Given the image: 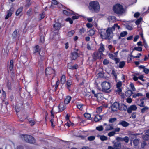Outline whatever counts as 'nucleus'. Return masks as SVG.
Segmentation results:
<instances>
[{"mask_svg": "<svg viewBox=\"0 0 149 149\" xmlns=\"http://www.w3.org/2000/svg\"><path fill=\"white\" fill-rule=\"evenodd\" d=\"M134 50L138 51H141L142 50V48L141 47H135Z\"/></svg>", "mask_w": 149, "mask_h": 149, "instance_id": "de8ad7c7", "label": "nucleus"}, {"mask_svg": "<svg viewBox=\"0 0 149 149\" xmlns=\"http://www.w3.org/2000/svg\"><path fill=\"white\" fill-rule=\"evenodd\" d=\"M109 57L111 59L114 60L116 58L114 55L112 54H108Z\"/></svg>", "mask_w": 149, "mask_h": 149, "instance_id": "ea45409f", "label": "nucleus"}, {"mask_svg": "<svg viewBox=\"0 0 149 149\" xmlns=\"http://www.w3.org/2000/svg\"><path fill=\"white\" fill-rule=\"evenodd\" d=\"M23 8V7L22 6H21L17 10L16 12V16H18L20 13L22 12Z\"/></svg>", "mask_w": 149, "mask_h": 149, "instance_id": "a211bd4d", "label": "nucleus"}, {"mask_svg": "<svg viewBox=\"0 0 149 149\" xmlns=\"http://www.w3.org/2000/svg\"><path fill=\"white\" fill-rule=\"evenodd\" d=\"M127 34V33L126 31H123L120 34V36L119 38V39L120 38V37H123L125 36Z\"/></svg>", "mask_w": 149, "mask_h": 149, "instance_id": "2f4dec72", "label": "nucleus"}, {"mask_svg": "<svg viewBox=\"0 0 149 149\" xmlns=\"http://www.w3.org/2000/svg\"><path fill=\"white\" fill-rule=\"evenodd\" d=\"M71 99V97L69 96H67L66 98L64 100V103L65 104H67L70 102Z\"/></svg>", "mask_w": 149, "mask_h": 149, "instance_id": "412c9836", "label": "nucleus"}, {"mask_svg": "<svg viewBox=\"0 0 149 149\" xmlns=\"http://www.w3.org/2000/svg\"><path fill=\"white\" fill-rule=\"evenodd\" d=\"M52 4L55 5H56L58 4V2L56 0H53L52 1Z\"/></svg>", "mask_w": 149, "mask_h": 149, "instance_id": "bf43d9fd", "label": "nucleus"}, {"mask_svg": "<svg viewBox=\"0 0 149 149\" xmlns=\"http://www.w3.org/2000/svg\"><path fill=\"white\" fill-rule=\"evenodd\" d=\"M40 41L41 42H43L44 41V38L43 36H41L40 38Z\"/></svg>", "mask_w": 149, "mask_h": 149, "instance_id": "052dcab7", "label": "nucleus"}, {"mask_svg": "<svg viewBox=\"0 0 149 149\" xmlns=\"http://www.w3.org/2000/svg\"><path fill=\"white\" fill-rule=\"evenodd\" d=\"M112 74H113V76L115 77V79L117 78V75L114 70H112Z\"/></svg>", "mask_w": 149, "mask_h": 149, "instance_id": "4d7b16f0", "label": "nucleus"}, {"mask_svg": "<svg viewBox=\"0 0 149 149\" xmlns=\"http://www.w3.org/2000/svg\"><path fill=\"white\" fill-rule=\"evenodd\" d=\"M85 31L86 30L82 28V29H80L79 33L81 34H82V33H84Z\"/></svg>", "mask_w": 149, "mask_h": 149, "instance_id": "6e6d98bb", "label": "nucleus"}, {"mask_svg": "<svg viewBox=\"0 0 149 149\" xmlns=\"http://www.w3.org/2000/svg\"><path fill=\"white\" fill-rule=\"evenodd\" d=\"M119 109L121 111H126L127 109L126 105L122 104H119Z\"/></svg>", "mask_w": 149, "mask_h": 149, "instance_id": "9d476101", "label": "nucleus"}, {"mask_svg": "<svg viewBox=\"0 0 149 149\" xmlns=\"http://www.w3.org/2000/svg\"><path fill=\"white\" fill-rule=\"evenodd\" d=\"M13 60H11L10 61V70L11 71L13 69Z\"/></svg>", "mask_w": 149, "mask_h": 149, "instance_id": "c85d7f7f", "label": "nucleus"}, {"mask_svg": "<svg viewBox=\"0 0 149 149\" xmlns=\"http://www.w3.org/2000/svg\"><path fill=\"white\" fill-rule=\"evenodd\" d=\"M55 72L54 70L51 67L47 68L45 70V73L46 74H50L54 73Z\"/></svg>", "mask_w": 149, "mask_h": 149, "instance_id": "6e6552de", "label": "nucleus"}, {"mask_svg": "<svg viewBox=\"0 0 149 149\" xmlns=\"http://www.w3.org/2000/svg\"><path fill=\"white\" fill-rule=\"evenodd\" d=\"M13 12V10H12L11 9L8 11L7 14L5 17L6 19H7L9 17L12 15V13Z\"/></svg>", "mask_w": 149, "mask_h": 149, "instance_id": "4468645a", "label": "nucleus"}, {"mask_svg": "<svg viewBox=\"0 0 149 149\" xmlns=\"http://www.w3.org/2000/svg\"><path fill=\"white\" fill-rule=\"evenodd\" d=\"M58 107L60 111H62L65 109L66 106L62 102L59 104Z\"/></svg>", "mask_w": 149, "mask_h": 149, "instance_id": "ddd939ff", "label": "nucleus"}, {"mask_svg": "<svg viewBox=\"0 0 149 149\" xmlns=\"http://www.w3.org/2000/svg\"><path fill=\"white\" fill-rule=\"evenodd\" d=\"M74 30H72L69 32L68 33V36L70 37L72 36L74 33Z\"/></svg>", "mask_w": 149, "mask_h": 149, "instance_id": "e433bc0d", "label": "nucleus"}, {"mask_svg": "<svg viewBox=\"0 0 149 149\" xmlns=\"http://www.w3.org/2000/svg\"><path fill=\"white\" fill-rule=\"evenodd\" d=\"M102 111V107H98L97 109L96 112L98 113H99L101 112Z\"/></svg>", "mask_w": 149, "mask_h": 149, "instance_id": "5fc2aeb1", "label": "nucleus"}, {"mask_svg": "<svg viewBox=\"0 0 149 149\" xmlns=\"http://www.w3.org/2000/svg\"><path fill=\"white\" fill-rule=\"evenodd\" d=\"M95 138L94 136H91L88 137V139L90 141H92L94 140Z\"/></svg>", "mask_w": 149, "mask_h": 149, "instance_id": "79ce46f5", "label": "nucleus"}, {"mask_svg": "<svg viewBox=\"0 0 149 149\" xmlns=\"http://www.w3.org/2000/svg\"><path fill=\"white\" fill-rule=\"evenodd\" d=\"M21 138L26 142L28 143L33 144L35 142L34 138L31 136L28 135H22Z\"/></svg>", "mask_w": 149, "mask_h": 149, "instance_id": "39448f33", "label": "nucleus"}, {"mask_svg": "<svg viewBox=\"0 0 149 149\" xmlns=\"http://www.w3.org/2000/svg\"><path fill=\"white\" fill-rule=\"evenodd\" d=\"M65 76L64 75H62L61 79V82L62 84H64L66 81Z\"/></svg>", "mask_w": 149, "mask_h": 149, "instance_id": "bb28decb", "label": "nucleus"}, {"mask_svg": "<svg viewBox=\"0 0 149 149\" xmlns=\"http://www.w3.org/2000/svg\"><path fill=\"white\" fill-rule=\"evenodd\" d=\"M88 8L93 13H97L100 10L99 3L96 1L90 2L89 4Z\"/></svg>", "mask_w": 149, "mask_h": 149, "instance_id": "f03ea898", "label": "nucleus"}, {"mask_svg": "<svg viewBox=\"0 0 149 149\" xmlns=\"http://www.w3.org/2000/svg\"><path fill=\"white\" fill-rule=\"evenodd\" d=\"M129 141V138L127 136H125L123 138V141L125 142L126 143H128Z\"/></svg>", "mask_w": 149, "mask_h": 149, "instance_id": "473e14b6", "label": "nucleus"}, {"mask_svg": "<svg viewBox=\"0 0 149 149\" xmlns=\"http://www.w3.org/2000/svg\"><path fill=\"white\" fill-rule=\"evenodd\" d=\"M109 61L107 59H105L103 61V63L104 65H107L109 63Z\"/></svg>", "mask_w": 149, "mask_h": 149, "instance_id": "864d4df0", "label": "nucleus"}, {"mask_svg": "<svg viewBox=\"0 0 149 149\" xmlns=\"http://www.w3.org/2000/svg\"><path fill=\"white\" fill-rule=\"evenodd\" d=\"M115 28H117L118 29H119L120 28V27L117 24H115L111 28V31H112V32L113 31L115 30Z\"/></svg>", "mask_w": 149, "mask_h": 149, "instance_id": "a878e982", "label": "nucleus"}, {"mask_svg": "<svg viewBox=\"0 0 149 149\" xmlns=\"http://www.w3.org/2000/svg\"><path fill=\"white\" fill-rule=\"evenodd\" d=\"M121 146V143L119 142H116L114 144V148L116 149H120Z\"/></svg>", "mask_w": 149, "mask_h": 149, "instance_id": "2eb2a0df", "label": "nucleus"}, {"mask_svg": "<svg viewBox=\"0 0 149 149\" xmlns=\"http://www.w3.org/2000/svg\"><path fill=\"white\" fill-rule=\"evenodd\" d=\"M78 67V65H74L72 66L71 67H69V65H68V68L69 69H76Z\"/></svg>", "mask_w": 149, "mask_h": 149, "instance_id": "603ef678", "label": "nucleus"}, {"mask_svg": "<svg viewBox=\"0 0 149 149\" xmlns=\"http://www.w3.org/2000/svg\"><path fill=\"white\" fill-rule=\"evenodd\" d=\"M95 97L98 100H102L103 98V95L101 93H98L95 95Z\"/></svg>", "mask_w": 149, "mask_h": 149, "instance_id": "f3484780", "label": "nucleus"}, {"mask_svg": "<svg viewBox=\"0 0 149 149\" xmlns=\"http://www.w3.org/2000/svg\"><path fill=\"white\" fill-rule=\"evenodd\" d=\"M72 60H75L78 57V54L77 52H73L72 53Z\"/></svg>", "mask_w": 149, "mask_h": 149, "instance_id": "4be33fe9", "label": "nucleus"}, {"mask_svg": "<svg viewBox=\"0 0 149 149\" xmlns=\"http://www.w3.org/2000/svg\"><path fill=\"white\" fill-rule=\"evenodd\" d=\"M29 123L31 125H33L35 124V121L34 120H31L29 121Z\"/></svg>", "mask_w": 149, "mask_h": 149, "instance_id": "e2e57ef3", "label": "nucleus"}, {"mask_svg": "<svg viewBox=\"0 0 149 149\" xmlns=\"http://www.w3.org/2000/svg\"><path fill=\"white\" fill-rule=\"evenodd\" d=\"M100 139L102 141L107 140L108 137L104 135L99 136Z\"/></svg>", "mask_w": 149, "mask_h": 149, "instance_id": "cd10ccee", "label": "nucleus"}, {"mask_svg": "<svg viewBox=\"0 0 149 149\" xmlns=\"http://www.w3.org/2000/svg\"><path fill=\"white\" fill-rule=\"evenodd\" d=\"M116 120V118H110L109 120V123H113L115 122Z\"/></svg>", "mask_w": 149, "mask_h": 149, "instance_id": "58836bf2", "label": "nucleus"}, {"mask_svg": "<svg viewBox=\"0 0 149 149\" xmlns=\"http://www.w3.org/2000/svg\"><path fill=\"white\" fill-rule=\"evenodd\" d=\"M84 115L85 117H86L87 118H89L91 117L90 114L89 113H85L84 114Z\"/></svg>", "mask_w": 149, "mask_h": 149, "instance_id": "09e8293b", "label": "nucleus"}, {"mask_svg": "<svg viewBox=\"0 0 149 149\" xmlns=\"http://www.w3.org/2000/svg\"><path fill=\"white\" fill-rule=\"evenodd\" d=\"M116 139L117 140L118 142L119 141H123V138H122L120 137H117L116 138Z\"/></svg>", "mask_w": 149, "mask_h": 149, "instance_id": "49530a36", "label": "nucleus"}, {"mask_svg": "<svg viewBox=\"0 0 149 149\" xmlns=\"http://www.w3.org/2000/svg\"><path fill=\"white\" fill-rule=\"evenodd\" d=\"M39 54L40 55V58L42 60L44 59V57L45 56V53L43 52H42V53H41V51L39 52Z\"/></svg>", "mask_w": 149, "mask_h": 149, "instance_id": "c756f323", "label": "nucleus"}, {"mask_svg": "<svg viewBox=\"0 0 149 149\" xmlns=\"http://www.w3.org/2000/svg\"><path fill=\"white\" fill-rule=\"evenodd\" d=\"M114 127L113 125L109 124L107 125L105 129L106 131H109L113 129Z\"/></svg>", "mask_w": 149, "mask_h": 149, "instance_id": "dca6fc26", "label": "nucleus"}, {"mask_svg": "<svg viewBox=\"0 0 149 149\" xmlns=\"http://www.w3.org/2000/svg\"><path fill=\"white\" fill-rule=\"evenodd\" d=\"M73 125V123H72L70 121L67 122L65 124V125L68 127H69L71 125Z\"/></svg>", "mask_w": 149, "mask_h": 149, "instance_id": "3c124183", "label": "nucleus"}, {"mask_svg": "<svg viewBox=\"0 0 149 149\" xmlns=\"http://www.w3.org/2000/svg\"><path fill=\"white\" fill-rule=\"evenodd\" d=\"M104 45L102 43H101L100 45V47L98 49L99 52L102 53V52L104 50Z\"/></svg>", "mask_w": 149, "mask_h": 149, "instance_id": "5701e85b", "label": "nucleus"}, {"mask_svg": "<svg viewBox=\"0 0 149 149\" xmlns=\"http://www.w3.org/2000/svg\"><path fill=\"white\" fill-rule=\"evenodd\" d=\"M122 85V83L121 82H118L116 84L117 87H120Z\"/></svg>", "mask_w": 149, "mask_h": 149, "instance_id": "69168bd1", "label": "nucleus"}, {"mask_svg": "<svg viewBox=\"0 0 149 149\" xmlns=\"http://www.w3.org/2000/svg\"><path fill=\"white\" fill-rule=\"evenodd\" d=\"M143 71L146 74H148L149 71V69L147 68H144Z\"/></svg>", "mask_w": 149, "mask_h": 149, "instance_id": "774afa93", "label": "nucleus"}, {"mask_svg": "<svg viewBox=\"0 0 149 149\" xmlns=\"http://www.w3.org/2000/svg\"><path fill=\"white\" fill-rule=\"evenodd\" d=\"M149 108L147 106L144 107V108L141 109V112L142 113H144L146 111L148 110Z\"/></svg>", "mask_w": 149, "mask_h": 149, "instance_id": "72a5a7b5", "label": "nucleus"}, {"mask_svg": "<svg viewBox=\"0 0 149 149\" xmlns=\"http://www.w3.org/2000/svg\"><path fill=\"white\" fill-rule=\"evenodd\" d=\"M39 15L40 18V19H42L45 16V14L43 13L42 14H40Z\"/></svg>", "mask_w": 149, "mask_h": 149, "instance_id": "13d9d810", "label": "nucleus"}, {"mask_svg": "<svg viewBox=\"0 0 149 149\" xmlns=\"http://www.w3.org/2000/svg\"><path fill=\"white\" fill-rule=\"evenodd\" d=\"M32 13V10L31 8H29V9L26 12V14L28 16H31Z\"/></svg>", "mask_w": 149, "mask_h": 149, "instance_id": "7c9ffc66", "label": "nucleus"}, {"mask_svg": "<svg viewBox=\"0 0 149 149\" xmlns=\"http://www.w3.org/2000/svg\"><path fill=\"white\" fill-rule=\"evenodd\" d=\"M113 10L117 14L122 15L125 12L123 6L120 3H116L113 6Z\"/></svg>", "mask_w": 149, "mask_h": 149, "instance_id": "7ed1b4c3", "label": "nucleus"}, {"mask_svg": "<svg viewBox=\"0 0 149 149\" xmlns=\"http://www.w3.org/2000/svg\"><path fill=\"white\" fill-rule=\"evenodd\" d=\"M53 27L56 30H58L61 27L60 24L59 23H56L53 25Z\"/></svg>", "mask_w": 149, "mask_h": 149, "instance_id": "6ab92c4d", "label": "nucleus"}, {"mask_svg": "<svg viewBox=\"0 0 149 149\" xmlns=\"http://www.w3.org/2000/svg\"><path fill=\"white\" fill-rule=\"evenodd\" d=\"M63 12L64 14L67 16L71 15L72 14H74V13L73 12L70 10H63Z\"/></svg>", "mask_w": 149, "mask_h": 149, "instance_id": "9b49d317", "label": "nucleus"}, {"mask_svg": "<svg viewBox=\"0 0 149 149\" xmlns=\"http://www.w3.org/2000/svg\"><path fill=\"white\" fill-rule=\"evenodd\" d=\"M118 124L122 125V126L124 127H126L129 125V124L128 123L124 120L121 121Z\"/></svg>", "mask_w": 149, "mask_h": 149, "instance_id": "f8f14e48", "label": "nucleus"}, {"mask_svg": "<svg viewBox=\"0 0 149 149\" xmlns=\"http://www.w3.org/2000/svg\"><path fill=\"white\" fill-rule=\"evenodd\" d=\"M148 135H144L143 136V139L144 140H147L148 139Z\"/></svg>", "mask_w": 149, "mask_h": 149, "instance_id": "680f3d73", "label": "nucleus"}, {"mask_svg": "<svg viewBox=\"0 0 149 149\" xmlns=\"http://www.w3.org/2000/svg\"><path fill=\"white\" fill-rule=\"evenodd\" d=\"M125 64V63L124 61L120 62L119 63V67L122 68L124 67Z\"/></svg>", "mask_w": 149, "mask_h": 149, "instance_id": "c9c22d12", "label": "nucleus"}, {"mask_svg": "<svg viewBox=\"0 0 149 149\" xmlns=\"http://www.w3.org/2000/svg\"><path fill=\"white\" fill-rule=\"evenodd\" d=\"M101 85L102 91L106 93H109L111 91V84L109 82L104 81L101 83Z\"/></svg>", "mask_w": 149, "mask_h": 149, "instance_id": "20e7f679", "label": "nucleus"}, {"mask_svg": "<svg viewBox=\"0 0 149 149\" xmlns=\"http://www.w3.org/2000/svg\"><path fill=\"white\" fill-rule=\"evenodd\" d=\"M139 15H140V14H139V13L138 12L134 14V17H135L137 18L139 16Z\"/></svg>", "mask_w": 149, "mask_h": 149, "instance_id": "338daca9", "label": "nucleus"}, {"mask_svg": "<svg viewBox=\"0 0 149 149\" xmlns=\"http://www.w3.org/2000/svg\"><path fill=\"white\" fill-rule=\"evenodd\" d=\"M127 102L129 103H130L132 102V99L131 98H128L127 99Z\"/></svg>", "mask_w": 149, "mask_h": 149, "instance_id": "0e129e2a", "label": "nucleus"}, {"mask_svg": "<svg viewBox=\"0 0 149 149\" xmlns=\"http://www.w3.org/2000/svg\"><path fill=\"white\" fill-rule=\"evenodd\" d=\"M133 93L131 90H128L125 93V95L128 97H130Z\"/></svg>", "mask_w": 149, "mask_h": 149, "instance_id": "b1692460", "label": "nucleus"}, {"mask_svg": "<svg viewBox=\"0 0 149 149\" xmlns=\"http://www.w3.org/2000/svg\"><path fill=\"white\" fill-rule=\"evenodd\" d=\"M66 21L67 22H69L70 23L72 24L73 23V22L72 19L69 17L67 18L66 19Z\"/></svg>", "mask_w": 149, "mask_h": 149, "instance_id": "8fccbe9b", "label": "nucleus"}, {"mask_svg": "<svg viewBox=\"0 0 149 149\" xmlns=\"http://www.w3.org/2000/svg\"><path fill=\"white\" fill-rule=\"evenodd\" d=\"M142 96V94L141 93H138L137 94H135L133 95L134 98H136L137 97L141 96Z\"/></svg>", "mask_w": 149, "mask_h": 149, "instance_id": "4c0bfd02", "label": "nucleus"}, {"mask_svg": "<svg viewBox=\"0 0 149 149\" xmlns=\"http://www.w3.org/2000/svg\"><path fill=\"white\" fill-rule=\"evenodd\" d=\"M115 134V132L111 131L109 132L108 134V135L109 136L111 137L114 136Z\"/></svg>", "mask_w": 149, "mask_h": 149, "instance_id": "a19ab883", "label": "nucleus"}, {"mask_svg": "<svg viewBox=\"0 0 149 149\" xmlns=\"http://www.w3.org/2000/svg\"><path fill=\"white\" fill-rule=\"evenodd\" d=\"M96 129L99 131H102L103 130V128L102 126L100 125L99 126L97 127Z\"/></svg>", "mask_w": 149, "mask_h": 149, "instance_id": "f704fd0d", "label": "nucleus"}, {"mask_svg": "<svg viewBox=\"0 0 149 149\" xmlns=\"http://www.w3.org/2000/svg\"><path fill=\"white\" fill-rule=\"evenodd\" d=\"M130 86L132 91H134L135 90V88L134 87V85L132 83H131L130 84Z\"/></svg>", "mask_w": 149, "mask_h": 149, "instance_id": "37998d69", "label": "nucleus"}, {"mask_svg": "<svg viewBox=\"0 0 149 149\" xmlns=\"http://www.w3.org/2000/svg\"><path fill=\"white\" fill-rule=\"evenodd\" d=\"M84 106L83 104H78L77 105V108L80 110H82L83 109L82 107Z\"/></svg>", "mask_w": 149, "mask_h": 149, "instance_id": "a18cd8bd", "label": "nucleus"}, {"mask_svg": "<svg viewBox=\"0 0 149 149\" xmlns=\"http://www.w3.org/2000/svg\"><path fill=\"white\" fill-rule=\"evenodd\" d=\"M137 109V107L135 105L130 106L127 109V112L128 113H131L132 111H136Z\"/></svg>", "mask_w": 149, "mask_h": 149, "instance_id": "423d86ee", "label": "nucleus"}, {"mask_svg": "<svg viewBox=\"0 0 149 149\" xmlns=\"http://www.w3.org/2000/svg\"><path fill=\"white\" fill-rule=\"evenodd\" d=\"M102 39L110 40L113 36V34L111 31V27L108 28L107 29H102L98 31Z\"/></svg>", "mask_w": 149, "mask_h": 149, "instance_id": "f257e3e1", "label": "nucleus"}, {"mask_svg": "<svg viewBox=\"0 0 149 149\" xmlns=\"http://www.w3.org/2000/svg\"><path fill=\"white\" fill-rule=\"evenodd\" d=\"M142 20L141 17L139 18L135 22V23L136 25L139 24Z\"/></svg>", "mask_w": 149, "mask_h": 149, "instance_id": "c03bdc74", "label": "nucleus"}, {"mask_svg": "<svg viewBox=\"0 0 149 149\" xmlns=\"http://www.w3.org/2000/svg\"><path fill=\"white\" fill-rule=\"evenodd\" d=\"M102 118V117L101 116L97 115L95 116L94 118V120L95 122H97L99 121V120H101Z\"/></svg>", "mask_w": 149, "mask_h": 149, "instance_id": "393cba45", "label": "nucleus"}, {"mask_svg": "<svg viewBox=\"0 0 149 149\" xmlns=\"http://www.w3.org/2000/svg\"><path fill=\"white\" fill-rule=\"evenodd\" d=\"M102 54V53L99 52H95L93 55V57L94 59H100L101 56Z\"/></svg>", "mask_w": 149, "mask_h": 149, "instance_id": "0eeeda50", "label": "nucleus"}, {"mask_svg": "<svg viewBox=\"0 0 149 149\" xmlns=\"http://www.w3.org/2000/svg\"><path fill=\"white\" fill-rule=\"evenodd\" d=\"M119 104L117 102H114L112 105L111 108L112 110L116 111L118 109H119Z\"/></svg>", "mask_w": 149, "mask_h": 149, "instance_id": "1a4fd4ad", "label": "nucleus"}, {"mask_svg": "<svg viewBox=\"0 0 149 149\" xmlns=\"http://www.w3.org/2000/svg\"><path fill=\"white\" fill-rule=\"evenodd\" d=\"M139 143V141L138 139H135L133 141L134 145L136 147L138 146Z\"/></svg>", "mask_w": 149, "mask_h": 149, "instance_id": "aec40b11", "label": "nucleus"}]
</instances>
